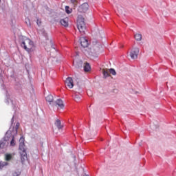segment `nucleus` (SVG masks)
<instances>
[{
  "mask_svg": "<svg viewBox=\"0 0 176 176\" xmlns=\"http://www.w3.org/2000/svg\"><path fill=\"white\" fill-rule=\"evenodd\" d=\"M24 141H25L24 136H21L19 139V151L22 164H24V163H25V160H28V157L27 156V150L24 148V146H25Z\"/></svg>",
  "mask_w": 176,
  "mask_h": 176,
  "instance_id": "1",
  "label": "nucleus"
},
{
  "mask_svg": "<svg viewBox=\"0 0 176 176\" xmlns=\"http://www.w3.org/2000/svg\"><path fill=\"white\" fill-rule=\"evenodd\" d=\"M77 28L81 35H85L86 32V23L82 15H78L77 17Z\"/></svg>",
  "mask_w": 176,
  "mask_h": 176,
  "instance_id": "2",
  "label": "nucleus"
},
{
  "mask_svg": "<svg viewBox=\"0 0 176 176\" xmlns=\"http://www.w3.org/2000/svg\"><path fill=\"white\" fill-rule=\"evenodd\" d=\"M25 41L29 44V47L25 45ZM25 41H21V46L23 47L28 53H32L35 50V47L34 46V41H32L30 38H26Z\"/></svg>",
  "mask_w": 176,
  "mask_h": 176,
  "instance_id": "3",
  "label": "nucleus"
},
{
  "mask_svg": "<svg viewBox=\"0 0 176 176\" xmlns=\"http://www.w3.org/2000/svg\"><path fill=\"white\" fill-rule=\"evenodd\" d=\"M138 54H140V48L134 47L131 50L130 57L132 60H137L138 58Z\"/></svg>",
  "mask_w": 176,
  "mask_h": 176,
  "instance_id": "4",
  "label": "nucleus"
},
{
  "mask_svg": "<svg viewBox=\"0 0 176 176\" xmlns=\"http://www.w3.org/2000/svg\"><path fill=\"white\" fill-rule=\"evenodd\" d=\"M9 101H11L14 111H16V105H17V104L15 100H10V95H9V94H8V91H6V103L8 104V105H9Z\"/></svg>",
  "mask_w": 176,
  "mask_h": 176,
  "instance_id": "5",
  "label": "nucleus"
},
{
  "mask_svg": "<svg viewBox=\"0 0 176 176\" xmlns=\"http://www.w3.org/2000/svg\"><path fill=\"white\" fill-rule=\"evenodd\" d=\"M88 10L89 3H84L81 4L78 8V12H79V13H86Z\"/></svg>",
  "mask_w": 176,
  "mask_h": 176,
  "instance_id": "6",
  "label": "nucleus"
},
{
  "mask_svg": "<svg viewBox=\"0 0 176 176\" xmlns=\"http://www.w3.org/2000/svg\"><path fill=\"white\" fill-rule=\"evenodd\" d=\"M80 43L83 49L89 47V40L85 36L80 38Z\"/></svg>",
  "mask_w": 176,
  "mask_h": 176,
  "instance_id": "7",
  "label": "nucleus"
},
{
  "mask_svg": "<svg viewBox=\"0 0 176 176\" xmlns=\"http://www.w3.org/2000/svg\"><path fill=\"white\" fill-rule=\"evenodd\" d=\"M73 65L77 69H82L83 68V61L82 60L76 59L73 61Z\"/></svg>",
  "mask_w": 176,
  "mask_h": 176,
  "instance_id": "8",
  "label": "nucleus"
},
{
  "mask_svg": "<svg viewBox=\"0 0 176 176\" xmlns=\"http://www.w3.org/2000/svg\"><path fill=\"white\" fill-rule=\"evenodd\" d=\"M28 96L32 100H34L36 98L35 95V89L32 87L30 90L27 91Z\"/></svg>",
  "mask_w": 176,
  "mask_h": 176,
  "instance_id": "9",
  "label": "nucleus"
},
{
  "mask_svg": "<svg viewBox=\"0 0 176 176\" xmlns=\"http://www.w3.org/2000/svg\"><path fill=\"white\" fill-rule=\"evenodd\" d=\"M65 85L69 87V89H72L74 87V80L72 79V77H68L65 80Z\"/></svg>",
  "mask_w": 176,
  "mask_h": 176,
  "instance_id": "10",
  "label": "nucleus"
},
{
  "mask_svg": "<svg viewBox=\"0 0 176 176\" xmlns=\"http://www.w3.org/2000/svg\"><path fill=\"white\" fill-rule=\"evenodd\" d=\"M117 10L118 16H126V14L124 13V8L122 7V6H117Z\"/></svg>",
  "mask_w": 176,
  "mask_h": 176,
  "instance_id": "11",
  "label": "nucleus"
},
{
  "mask_svg": "<svg viewBox=\"0 0 176 176\" xmlns=\"http://www.w3.org/2000/svg\"><path fill=\"white\" fill-rule=\"evenodd\" d=\"M58 105L61 109L64 108V103L61 99H58L54 102H52V107H57Z\"/></svg>",
  "mask_w": 176,
  "mask_h": 176,
  "instance_id": "12",
  "label": "nucleus"
},
{
  "mask_svg": "<svg viewBox=\"0 0 176 176\" xmlns=\"http://www.w3.org/2000/svg\"><path fill=\"white\" fill-rule=\"evenodd\" d=\"M19 126H20V123L17 122L16 124L15 128L14 126H13L12 128V127L10 128V130L12 131V133H14V135H17Z\"/></svg>",
  "mask_w": 176,
  "mask_h": 176,
  "instance_id": "13",
  "label": "nucleus"
},
{
  "mask_svg": "<svg viewBox=\"0 0 176 176\" xmlns=\"http://www.w3.org/2000/svg\"><path fill=\"white\" fill-rule=\"evenodd\" d=\"M83 53L87 56H93V52L91 51V48H89L87 47L82 50Z\"/></svg>",
  "mask_w": 176,
  "mask_h": 176,
  "instance_id": "14",
  "label": "nucleus"
},
{
  "mask_svg": "<svg viewBox=\"0 0 176 176\" xmlns=\"http://www.w3.org/2000/svg\"><path fill=\"white\" fill-rule=\"evenodd\" d=\"M82 66H83L84 72H90V71L91 69L90 63L86 62L85 63H84V65Z\"/></svg>",
  "mask_w": 176,
  "mask_h": 176,
  "instance_id": "15",
  "label": "nucleus"
},
{
  "mask_svg": "<svg viewBox=\"0 0 176 176\" xmlns=\"http://www.w3.org/2000/svg\"><path fill=\"white\" fill-rule=\"evenodd\" d=\"M102 73L103 74L104 79H107V78H109V76H111L109 69H102Z\"/></svg>",
  "mask_w": 176,
  "mask_h": 176,
  "instance_id": "16",
  "label": "nucleus"
},
{
  "mask_svg": "<svg viewBox=\"0 0 176 176\" xmlns=\"http://www.w3.org/2000/svg\"><path fill=\"white\" fill-rule=\"evenodd\" d=\"M45 100L47 101V102H49L50 105H53V102L54 100V98H53V95L50 94L48 95L46 98Z\"/></svg>",
  "mask_w": 176,
  "mask_h": 176,
  "instance_id": "17",
  "label": "nucleus"
},
{
  "mask_svg": "<svg viewBox=\"0 0 176 176\" xmlns=\"http://www.w3.org/2000/svg\"><path fill=\"white\" fill-rule=\"evenodd\" d=\"M40 32L43 35V36L45 37L46 41H49V36H47V33L46 32V30H45V29L40 30Z\"/></svg>",
  "mask_w": 176,
  "mask_h": 176,
  "instance_id": "18",
  "label": "nucleus"
},
{
  "mask_svg": "<svg viewBox=\"0 0 176 176\" xmlns=\"http://www.w3.org/2000/svg\"><path fill=\"white\" fill-rule=\"evenodd\" d=\"M55 125L58 129V130L63 129V126L61 125V121L60 120H56L55 122Z\"/></svg>",
  "mask_w": 176,
  "mask_h": 176,
  "instance_id": "19",
  "label": "nucleus"
},
{
  "mask_svg": "<svg viewBox=\"0 0 176 176\" xmlns=\"http://www.w3.org/2000/svg\"><path fill=\"white\" fill-rule=\"evenodd\" d=\"M5 166H9V163L3 161H0V170H2Z\"/></svg>",
  "mask_w": 176,
  "mask_h": 176,
  "instance_id": "20",
  "label": "nucleus"
},
{
  "mask_svg": "<svg viewBox=\"0 0 176 176\" xmlns=\"http://www.w3.org/2000/svg\"><path fill=\"white\" fill-rule=\"evenodd\" d=\"M60 23L63 27H68V21L66 19H61Z\"/></svg>",
  "mask_w": 176,
  "mask_h": 176,
  "instance_id": "21",
  "label": "nucleus"
},
{
  "mask_svg": "<svg viewBox=\"0 0 176 176\" xmlns=\"http://www.w3.org/2000/svg\"><path fill=\"white\" fill-rule=\"evenodd\" d=\"M135 41H142V35L141 34H135Z\"/></svg>",
  "mask_w": 176,
  "mask_h": 176,
  "instance_id": "22",
  "label": "nucleus"
},
{
  "mask_svg": "<svg viewBox=\"0 0 176 176\" xmlns=\"http://www.w3.org/2000/svg\"><path fill=\"white\" fill-rule=\"evenodd\" d=\"M14 137H16V135H14V133H13L12 139L10 141V146H14L16 145V140H14Z\"/></svg>",
  "mask_w": 176,
  "mask_h": 176,
  "instance_id": "23",
  "label": "nucleus"
},
{
  "mask_svg": "<svg viewBox=\"0 0 176 176\" xmlns=\"http://www.w3.org/2000/svg\"><path fill=\"white\" fill-rule=\"evenodd\" d=\"M12 154H6L5 160L6 162H10V160L12 159Z\"/></svg>",
  "mask_w": 176,
  "mask_h": 176,
  "instance_id": "24",
  "label": "nucleus"
},
{
  "mask_svg": "<svg viewBox=\"0 0 176 176\" xmlns=\"http://www.w3.org/2000/svg\"><path fill=\"white\" fill-rule=\"evenodd\" d=\"M65 12H66V13H67V14H70V13L72 12V9H70V10H69V6H65Z\"/></svg>",
  "mask_w": 176,
  "mask_h": 176,
  "instance_id": "25",
  "label": "nucleus"
},
{
  "mask_svg": "<svg viewBox=\"0 0 176 176\" xmlns=\"http://www.w3.org/2000/svg\"><path fill=\"white\" fill-rule=\"evenodd\" d=\"M109 72L110 74H111V75H114V76L116 75V71L113 68H110L109 69Z\"/></svg>",
  "mask_w": 176,
  "mask_h": 176,
  "instance_id": "26",
  "label": "nucleus"
},
{
  "mask_svg": "<svg viewBox=\"0 0 176 176\" xmlns=\"http://www.w3.org/2000/svg\"><path fill=\"white\" fill-rule=\"evenodd\" d=\"M25 23L28 25V27H31V21H30V19L26 18L25 19Z\"/></svg>",
  "mask_w": 176,
  "mask_h": 176,
  "instance_id": "27",
  "label": "nucleus"
},
{
  "mask_svg": "<svg viewBox=\"0 0 176 176\" xmlns=\"http://www.w3.org/2000/svg\"><path fill=\"white\" fill-rule=\"evenodd\" d=\"M74 100L75 101H79V100H80V96H79L78 94H76L74 96Z\"/></svg>",
  "mask_w": 176,
  "mask_h": 176,
  "instance_id": "28",
  "label": "nucleus"
},
{
  "mask_svg": "<svg viewBox=\"0 0 176 176\" xmlns=\"http://www.w3.org/2000/svg\"><path fill=\"white\" fill-rule=\"evenodd\" d=\"M151 127L153 130H156V129L159 128V125H155V124H152L151 125Z\"/></svg>",
  "mask_w": 176,
  "mask_h": 176,
  "instance_id": "29",
  "label": "nucleus"
},
{
  "mask_svg": "<svg viewBox=\"0 0 176 176\" xmlns=\"http://www.w3.org/2000/svg\"><path fill=\"white\" fill-rule=\"evenodd\" d=\"M20 174H21V173H20L19 171H15L12 173L13 176H19Z\"/></svg>",
  "mask_w": 176,
  "mask_h": 176,
  "instance_id": "30",
  "label": "nucleus"
},
{
  "mask_svg": "<svg viewBox=\"0 0 176 176\" xmlns=\"http://www.w3.org/2000/svg\"><path fill=\"white\" fill-rule=\"evenodd\" d=\"M50 44H51V47L52 49L56 50V45H54V44H53V41L52 40L50 41Z\"/></svg>",
  "mask_w": 176,
  "mask_h": 176,
  "instance_id": "31",
  "label": "nucleus"
},
{
  "mask_svg": "<svg viewBox=\"0 0 176 176\" xmlns=\"http://www.w3.org/2000/svg\"><path fill=\"white\" fill-rule=\"evenodd\" d=\"M14 122V116H12V119H11V123L12 124H13V123Z\"/></svg>",
  "mask_w": 176,
  "mask_h": 176,
  "instance_id": "32",
  "label": "nucleus"
},
{
  "mask_svg": "<svg viewBox=\"0 0 176 176\" xmlns=\"http://www.w3.org/2000/svg\"><path fill=\"white\" fill-rule=\"evenodd\" d=\"M94 45H97L98 43V41L95 40L94 41H93Z\"/></svg>",
  "mask_w": 176,
  "mask_h": 176,
  "instance_id": "33",
  "label": "nucleus"
},
{
  "mask_svg": "<svg viewBox=\"0 0 176 176\" xmlns=\"http://www.w3.org/2000/svg\"><path fill=\"white\" fill-rule=\"evenodd\" d=\"M72 3H75L76 2V0H71Z\"/></svg>",
  "mask_w": 176,
  "mask_h": 176,
  "instance_id": "34",
  "label": "nucleus"
},
{
  "mask_svg": "<svg viewBox=\"0 0 176 176\" xmlns=\"http://www.w3.org/2000/svg\"><path fill=\"white\" fill-rule=\"evenodd\" d=\"M96 36H100V32L98 30V33L96 34Z\"/></svg>",
  "mask_w": 176,
  "mask_h": 176,
  "instance_id": "35",
  "label": "nucleus"
},
{
  "mask_svg": "<svg viewBox=\"0 0 176 176\" xmlns=\"http://www.w3.org/2000/svg\"><path fill=\"white\" fill-rule=\"evenodd\" d=\"M116 91H118V89H113V93H116Z\"/></svg>",
  "mask_w": 176,
  "mask_h": 176,
  "instance_id": "36",
  "label": "nucleus"
},
{
  "mask_svg": "<svg viewBox=\"0 0 176 176\" xmlns=\"http://www.w3.org/2000/svg\"><path fill=\"white\" fill-rule=\"evenodd\" d=\"M10 78H14V75H13V74L11 75V76H10Z\"/></svg>",
  "mask_w": 176,
  "mask_h": 176,
  "instance_id": "37",
  "label": "nucleus"
},
{
  "mask_svg": "<svg viewBox=\"0 0 176 176\" xmlns=\"http://www.w3.org/2000/svg\"><path fill=\"white\" fill-rule=\"evenodd\" d=\"M135 94H138V91H135Z\"/></svg>",
  "mask_w": 176,
  "mask_h": 176,
  "instance_id": "38",
  "label": "nucleus"
},
{
  "mask_svg": "<svg viewBox=\"0 0 176 176\" xmlns=\"http://www.w3.org/2000/svg\"><path fill=\"white\" fill-rule=\"evenodd\" d=\"M37 24H38V25H39V23L38 22V20H37Z\"/></svg>",
  "mask_w": 176,
  "mask_h": 176,
  "instance_id": "39",
  "label": "nucleus"
},
{
  "mask_svg": "<svg viewBox=\"0 0 176 176\" xmlns=\"http://www.w3.org/2000/svg\"><path fill=\"white\" fill-rule=\"evenodd\" d=\"M93 34H94V35H96V33L94 32Z\"/></svg>",
  "mask_w": 176,
  "mask_h": 176,
  "instance_id": "40",
  "label": "nucleus"
},
{
  "mask_svg": "<svg viewBox=\"0 0 176 176\" xmlns=\"http://www.w3.org/2000/svg\"><path fill=\"white\" fill-rule=\"evenodd\" d=\"M139 145H140V146H141V143H140V144H139Z\"/></svg>",
  "mask_w": 176,
  "mask_h": 176,
  "instance_id": "41",
  "label": "nucleus"
},
{
  "mask_svg": "<svg viewBox=\"0 0 176 176\" xmlns=\"http://www.w3.org/2000/svg\"><path fill=\"white\" fill-rule=\"evenodd\" d=\"M0 3H1V0H0Z\"/></svg>",
  "mask_w": 176,
  "mask_h": 176,
  "instance_id": "42",
  "label": "nucleus"
}]
</instances>
